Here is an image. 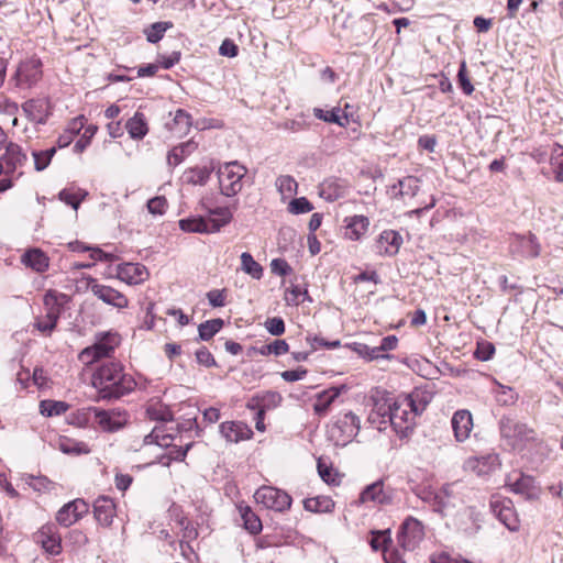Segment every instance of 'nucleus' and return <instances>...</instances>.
<instances>
[{
  "mask_svg": "<svg viewBox=\"0 0 563 563\" xmlns=\"http://www.w3.org/2000/svg\"><path fill=\"white\" fill-rule=\"evenodd\" d=\"M500 433L505 444L512 450L523 451L527 446V426L514 418L505 417L500 421Z\"/></svg>",
  "mask_w": 563,
  "mask_h": 563,
  "instance_id": "obj_6",
  "label": "nucleus"
},
{
  "mask_svg": "<svg viewBox=\"0 0 563 563\" xmlns=\"http://www.w3.org/2000/svg\"><path fill=\"white\" fill-rule=\"evenodd\" d=\"M454 438L457 442H464L470 438L473 430V417L466 409L454 412L451 419Z\"/></svg>",
  "mask_w": 563,
  "mask_h": 563,
  "instance_id": "obj_14",
  "label": "nucleus"
},
{
  "mask_svg": "<svg viewBox=\"0 0 563 563\" xmlns=\"http://www.w3.org/2000/svg\"><path fill=\"white\" fill-rule=\"evenodd\" d=\"M402 398L410 402V408L412 412H415L416 417L424 411L430 401V397L421 390H413L411 394Z\"/></svg>",
  "mask_w": 563,
  "mask_h": 563,
  "instance_id": "obj_36",
  "label": "nucleus"
},
{
  "mask_svg": "<svg viewBox=\"0 0 563 563\" xmlns=\"http://www.w3.org/2000/svg\"><path fill=\"white\" fill-rule=\"evenodd\" d=\"M129 135L134 140H142L148 132L145 115L142 112H135L125 123Z\"/></svg>",
  "mask_w": 563,
  "mask_h": 563,
  "instance_id": "obj_30",
  "label": "nucleus"
},
{
  "mask_svg": "<svg viewBox=\"0 0 563 563\" xmlns=\"http://www.w3.org/2000/svg\"><path fill=\"white\" fill-rule=\"evenodd\" d=\"M395 397L386 393L378 394L373 398V409L368 419L372 423H377L378 430L387 428L393 407L395 406Z\"/></svg>",
  "mask_w": 563,
  "mask_h": 563,
  "instance_id": "obj_10",
  "label": "nucleus"
},
{
  "mask_svg": "<svg viewBox=\"0 0 563 563\" xmlns=\"http://www.w3.org/2000/svg\"><path fill=\"white\" fill-rule=\"evenodd\" d=\"M148 276L147 268L140 263H124L117 268V277L128 285L142 284Z\"/></svg>",
  "mask_w": 563,
  "mask_h": 563,
  "instance_id": "obj_13",
  "label": "nucleus"
},
{
  "mask_svg": "<svg viewBox=\"0 0 563 563\" xmlns=\"http://www.w3.org/2000/svg\"><path fill=\"white\" fill-rule=\"evenodd\" d=\"M254 498L257 504L276 511H285L291 505V497L286 492L272 486L260 487L255 492Z\"/></svg>",
  "mask_w": 563,
  "mask_h": 563,
  "instance_id": "obj_7",
  "label": "nucleus"
},
{
  "mask_svg": "<svg viewBox=\"0 0 563 563\" xmlns=\"http://www.w3.org/2000/svg\"><path fill=\"white\" fill-rule=\"evenodd\" d=\"M241 269L254 279H261L263 276V267L249 252L241 254Z\"/></svg>",
  "mask_w": 563,
  "mask_h": 563,
  "instance_id": "obj_37",
  "label": "nucleus"
},
{
  "mask_svg": "<svg viewBox=\"0 0 563 563\" xmlns=\"http://www.w3.org/2000/svg\"><path fill=\"white\" fill-rule=\"evenodd\" d=\"M345 236L352 241L360 240L368 230L369 220L367 217L356 214L344 219Z\"/></svg>",
  "mask_w": 563,
  "mask_h": 563,
  "instance_id": "obj_26",
  "label": "nucleus"
},
{
  "mask_svg": "<svg viewBox=\"0 0 563 563\" xmlns=\"http://www.w3.org/2000/svg\"><path fill=\"white\" fill-rule=\"evenodd\" d=\"M415 419L416 416L410 408V402L404 400L402 397L396 398L388 421L394 431L400 437H407L415 426Z\"/></svg>",
  "mask_w": 563,
  "mask_h": 563,
  "instance_id": "obj_5",
  "label": "nucleus"
},
{
  "mask_svg": "<svg viewBox=\"0 0 563 563\" xmlns=\"http://www.w3.org/2000/svg\"><path fill=\"white\" fill-rule=\"evenodd\" d=\"M303 507L307 511L325 514L334 509V501L328 496H316L306 498L303 500Z\"/></svg>",
  "mask_w": 563,
  "mask_h": 563,
  "instance_id": "obj_33",
  "label": "nucleus"
},
{
  "mask_svg": "<svg viewBox=\"0 0 563 563\" xmlns=\"http://www.w3.org/2000/svg\"><path fill=\"white\" fill-rule=\"evenodd\" d=\"M221 435L231 443L249 440L253 431L243 422L225 421L220 424Z\"/></svg>",
  "mask_w": 563,
  "mask_h": 563,
  "instance_id": "obj_18",
  "label": "nucleus"
},
{
  "mask_svg": "<svg viewBox=\"0 0 563 563\" xmlns=\"http://www.w3.org/2000/svg\"><path fill=\"white\" fill-rule=\"evenodd\" d=\"M244 528L252 534H257L262 531L263 526L258 516L249 507H239Z\"/></svg>",
  "mask_w": 563,
  "mask_h": 563,
  "instance_id": "obj_35",
  "label": "nucleus"
},
{
  "mask_svg": "<svg viewBox=\"0 0 563 563\" xmlns=\"http://www.w3.org/2000/svg\"><path fill=\"white\" fill-rule=\"evenodd\" d=\"M86 196H87V192L81 189H77V190L63 189L58 194V198L62 201H64L66 205L71 206L74 210H78L80 202L85 199Z\"/></svg>",
  "mask_w": 563,
  "mask_h": 563,
  "instance_id": "obj_44",
  "label": "nucleus"
},
{
  "mask_svg": "<svg viewBox=\"0 0 563 563\" xmlns=\"http://www.w3.org/2000/svg\"><path fill=\"white\" fill-rule=\"evenodd\" d=\"M360 427L358 417L349 411L336 420L332 430H339L343 435V441L345 442L357 435Z\"/></svg>",
  "mask_w": 563,
  "mask_h": 563,
  "instance_id": "obj_25",
  "label": "nucleus"
},
{
  "mask_svg": "<svg viewBox=\"0 0 563 563\" xmlns=\"http://www.w3.org/2000/svg\"><path fill=\"white\" fill-rule=\"evenodd\" d=\"M402 236L395 230L383 231L377 239V250L380 254L394 256L399 252Z\"/></svg>",
  "mask_w": 563,
  "mask_h": 563,
  "instance_id": "obj_19",
  "label": "nucleus"
},
{
  "mask_svg": "<svg viewBox=\"0 0 563 563\" xmlns=\"http://www.w3.org/2000/svg\"><path fill=\"white\" fill-rule=\"evenodd\" d=\"M223 327L222 319L208 320L199 325V336L203 341L210 340L216 333H218Z\"/></svg>",
  "mask_w": 563,
  "mask_h": 563,
  "instance_id": "obj_49",
  "label": "nucleus"
},
{
  "mask_svg": "<svg viewBox=\"0 0 563 563\" xmlns=\"http://www.w3.org/2000/svg\"><path fill=\"white\" fill-rule=\"evenodd\" d=\"M66 299V295L56 294L55 291H47L44 296V307L46 314L37 318L34 322V327L42 333L51 334L56 328L57 321L62 312L63 301Z\"/></svg>",
  "mask_w": 563,
  "mask_h": 563,
  "instance_id": "obj_4",
  "label": "nucleus"
},
{
  "mask_svg": "<svg viewBox=\"0 0 563 563\" xmlns=\"http://www.w3.org/2000/svg\"><path fill=\"white\" fill-rule=\"evenodd\" d=\"M209 218H187L179 221V227L185 232L212 233L218 232L232 219V212L228 207L207 208Z\"/></svg>",
  "mask_w": 563,
  "mask_h": 563,
  "instance_id": "obj_2",
  "label": "nucleus"
},
{
  "mask_svg": "<svg viewBox=\"0 0 563 563\" xmlns=\"http://www.w3.org/2000/svg\"><path fill=\"white\" fill-rule=\"evenodd\" d=\"M352 350L367 361H373L377 358H389V355L387 354H379L376 346H369L364 343H353Z\"/></svg>",
  "mask_w": 563,
  "mask_h": 563,
  "instance_id": "obj_48",
  "label": "nucleus"
},
{
  "mask_svg": "<svg viewBox=\"0 0 563 563\" xmlns=\"http://www.w3.org/2000/svg\"><path fill=\"white\" fill-rule=\"evenodd\" d=\"M312 209H313V206L305 197L292 199L288 205V211L292 214H301V213L310 212Z\"/></svg>",
  "mask_w": 563,
  "mask_h": 563,
  "instance_id": "obj_57",
  "label": "nucleus"
},
{
  "mask_svg": "<svg viewBox=\"0 0 563 563\" xmlns=\"http://www.w3.org/2000/svg\"><path fill=\"white\" fill-rule=\"evenodd\" d=\"M457 79L463 92L467 96L472 95V92L474 91V87L471 84V80L467 76L465 62H462L460 66Z\"/></svg>",
  "mask_w": 563,
  "mask_h": 563,
  "instance_id": "obj_59",
  "label": "nucleus"
},
{
  "mask_svg": "<svg viewBox=\"0 0 563 563\" xmlns=\"http://www.w3.org/2000/svg\"><path fill=\"white\" fill-rule=\"evenodd\" d=\"M36 543L51 555H58L62 552V537L54 525H44L35 534Z\"/></svg>",
  "mask_w": 563,
  "mask_h": 563,
  "instance_id": "obj_12",
  "label": "nucleus"
},
{
  "mask_svg": "<svg viewBox=\"0 0 563 563\" xmlns=\"http://www.w3.org/2000/svg\"><path fill=\"white\" fill-rule=\"evenodd\" d=\"M347 188L345 180L329 178L320 185V196L328 201H335L346 195Z\"/></svg>",
  "mask_w": 563,
  "mask_h": 563,
  "instance_id": "obj_24",
  "label": "nucleus"
},
{
  "mask_svg": "<svg viewBox=\"0 0 563 563\" xmlns=\"http://www.w3.org/2000/svg\"><path fill=\"white\" fill-rule=\"evenodd\" d=\"M211 168L203 167H194L189 168L185 172L184 177L188 184L192 185H205L211 175Z\"/></svg>",
  "mask_w": 563,
  "mask_h": 563,
  "instance_id": "obj_38",
  "label": "nucleus"
},
{
  "mask_svg": "<svg viewBox=\"0 0 563 563\" xmlns=\"http://www.w3.org/2000/svg\"><path fill=\"white\" fill-rule=\"evenodd\" d=\"M119 344L120 336L118 333L106 332L97 335V340L92 346L101 358H103L110 356Z\"/></svg>",
  "mask_w": 563,
  "mask_h": 563,
  "instance_id": "obj_28",
  "label": "nucleus"
},
{
  "mask_svg": "<svg viewBox=\"0 0 563 563\" xmlns=\"http://www.w3.org/2000/svg\"><path fill=\"white\" fill-rule=\"evenodd\" d=\"M78 358L82 364L90 365V364L99 361L101 358V356L98 354V352H96V349H93V346L91 345V346L84 349L79 353Z\"/></svg>",
  "mask_w": 563,
  "mask_h": 563,
  "instance_id": "obj_62",
  "label": "nucleus"
},
{
  "mask_svg": "<svg viewBox=\"0 0 563 563\" xmlns=\"http://www.w3.org/2000/svg\"><path fill=\"white\" fill-rule=\"evenodd\" d=\"M48 102L44 99H31L23 103L22 110L34 123L43 124L48 117Z\"/></svg>",
  "mask_w": 563,
  "mask_h": 563,
  "instance_id": "obj_21",
  "label": "nucleus"
},
{
  "mask_svg": "<svg viewBox=\"0 0 563 563\" xmlns=\"http://www.w3.org/2000/svg\"><path fill=\"white\" fill-rule=\"evenodd\" d=\"M173 438L170 434L164 433L161 427H154L152 432L144 437V444H157L161 448H169Z\"/></svg>",
  "mask_w": 563,
  "mask_h": 563,
  "instance_id": "obj_41",
  "label": "nucleus"
},
{
  "mask_svg": "<svg viewBox=\"0 0 563 563\" xmlns=\"http://www.w3.org/2000/svg\"><path fill=\"white\" fill-rule=\"evenodd\" d=\"M147 415L151 419L168 421L172 419V413L167 409H163L161 406L152 405L147 408Z\"/></svg>",
  "mask_w": 563,
  "mask_h": 563,
  "instance_id": "obj_63",
  "label": "nucleus"
},
{
  "mask_svg": "<svg viewBox=\"0 0 563 563\" xmlns=\"http://www.w3.org/2000/svg\"><path fill=\"white\" fill-rule=\"evenodd\" d=\"M59 450L66 454H88L89 446L85 442H79L70 439H63L59 441Z\"/></svg>",
  "mask_w": 563,
  "mask_h": 563,
  "instance_id": "obj_45",
  "label": "nucleus"
},
{
  "mask_svg": "<svg viewBox=\"0 0 563 563\" xmlns=\"http://www.w3.org/2000/svg\"><path fill=\"white\" fill-rule=\"evenodd\" d=\"M87 280L89 290L102 302L118 309H124L129 306V299L119 290L99 284L93 277H88Z\"/></svg>",
  "mask_w": 563,
  "mask_h": 563,
  "instance_id": "obj_9",
  "label": "nucleus"
},
{
  "mask_svg": "<svg viewBox=\"0 0 563 563\" xmlns=\"http://www.w3.org/2000/svg\"><path fill=\"white\" fill-rule=\"evenodd\" d=\"M398 186V194L402 197H413L419 191V180L413 176H408L399 180Z\"/></svg>",
  "mask_w": 563,
  "mask_h": 563,
  "instance_id": "obj_54",
  "label": "nucleus"
},
{
  "mask_svg": "<svg viewBox=\"0 0 563 563\" xmlns=\"http://www.w3.org/2000/svg\"><path fill=\"white\" fill-rule=\"evenodd\" d=\"M318 473L323 482L331 485H339L340 478L339 474L327 464L322 463L321 461L318 462Z\"/></svg>",
  "mask_w": 563,
  "mask_h": 563,
  "instance_id": "obj_56",
  "label": "nucleus"
},
{
  "mask_svg": "<svg viewBox=\"0 0 563 563\" xmlns=\"http://www.w3.org/2000/svg\"><path fill=\"white\" fill-rule=\"evenodd\" d=\"M82 128V123L79 119L74 120L71 123V128L66 130L63 134L59 135L57 140V144L59 147H66L68 146L73 140L74 136L80 131Z\"/></svg>",
  "mask_w": 563,
  "mask_h": 563,
  "instance_id": "obj_55",
  "label": "nucleus"
},
{
  "mask_svg": "<svg viewBox=\"0 0 563 563\" xmlns=\"http://www.w3.org/2000/svg\"><path fill=\"white\" fill-rule=\"evenodd\" d=\"M22 263L38 273H43L48 268V257L38 249L25 252L22 255Z\"/></svg>",
  "mask_w": 563,
  "mask_h": 563,
  "instance_id": "obj_31",
  "label": "nucleus"
},
{
  "mask_svg": "<svg viewBox=\"0 0 563 563\" xmlns=\"http://www.w3.org/2000/svg\"><path fill=\"white\" fill-rule=\"evenodd\" d=\"M68 404L56 400H43L40 405L41 413L47 417L63 415L68 410Z\"/></svg>",
  "mask_w": 563,
  "mask_h": 563,
  "instance_id": "obj_42",
  "label": "nucleus"
},
{
  "mask_svg": "<svg viewBox=\"0 0 563 563\" xmlns=\"http://www.w3.org/2000/svg\"><path fill=\"white\" fill-rule=\"evenodd\" d=\"M41 62L38 59H27L21 63L15 73L18 86H32L41 78Z\"/></svg>",
  "mask_w": 563,
  "mask_h": 563,
  "instance_id": "obj_15",
  "label": "nucleus"
},
{
  "mask_svg": "<svg viewBox=\"0 0 563 563\" xmlns=\"http://www.w3.org/2000/svg\"><path fill=\"white\" fill-rule=\"evenodd\" d=\"M276 187L284 198H289L297 194L298 184L291 176L283 175L276 179Z\"/></svg>",
  "mask_w": 563,
  "mask_h": 563,
  "instance_id": "obj_46",
  "label": "nucleus"
},
{
  "mask_svg": "<svg viewBox=\"0 0 563 563\" xmlns=\"http://www.w3.org/2000/svg\"><path fill=\"white\" fill-rule=\"evenodd\" d=\"M416 494L423 503L428 504L434 512L442 516L445 515L451 506V503L444 500L443 496H441L440 489L434 490L431 487H422L418 489Z\"/></svg>",
  "mask_w": 563,
  "mask_h": 563,
  "instance_id": "obj_20",
  "label": "nucleus"
},
{
  "mask_svg": "<svg viewBox=\"0 0 563 563\" xmlns=\"http://www.w3.org/2000/svg\"><path fill=\"white\" fill-rule=\"evenodd\" d=\"M387 541H389L387 531L375 532L372 537L371 545L375 551L383 550L385 552Z\"/></svg>",
  "mask_w": 563,
  "mask_h": 563,
  "instance_id": "obj_64",
  "label": "nucleus"
},
{
  "mask_svg": "<svg viewBox=\"0 0 563 563\" xmlns=\"http://www.w3.org/2000/svg\"><path fill=\"white\" fill-rule=\"evenodd\" d=\"M412 552L399 545V548L385 549L384 559L386 563H408Z\"/></svg>",
  "mask_w": 563,
  "mask_h": 563,
  "instance_id": "obj_52",
  "label": "nucleus"
},
{
  "mask_svg": "<svg viewBox=\"0 0 563 563\" xmlns=\"http://www.w3.org/2000/svg\"><path fill=\"white\" fill-rule=\"evenodd\" d=\"M170 27H173L172 22H155L145 30L146 40L150 43H157Z\"/></svg>",
  "mask_w": 563,
  "mask_h": 563,
  "instance_id": "obj_47",
  "label": "nucleus"
},
{
  "mask_svg": "<svg viewBox=\"0 0 563 563\" xmlns=\"http://www.w3.org/2000/svg\"><path fill=\"white\" fill-rule=\"evenodd\" d=\"M91 384L101 399H118L131 393L136 383L134 378L123 372L120 363L109 362L102 364L92 375Z\"/></svg>",
  "mask_w": 563,
  "mask_h": 563,
  "instance_id": "obj_1",
  "label": "nucleus"
},
{
  "mask_svg": "<svg viewBox=\"0 0 563 563\" xmlns=\"http://www.w3.org/2000/svg\"><path fill=\"white\" fill-rule=\"evenodd\" d=\"M313 114L316 118L324 121V122H329V123H335L340 126H344L345 125V122H343V119L346 120V117H341L340 115V109L339 108H335L331 111H323L322 109L320 108H314L313 109Z\"/></svg>",
  "mask_w": 563,
  "mask_h": 563,
  "instance_id": "obj_51",
  "label": "nucleus"
},
{
  "mask_svg": "<svg viewBox=\"0 0 563 563\" xmlns=\"http://www.w3.org/2000/svg\"><path fill=\"white\" fill-rule=\"evenodd\" d=\"M190 446H191V443L186 444L185 448H181V446L175 448L174 450H172L169 452L167 460L165 461V456H162V459L159 460V463L163 465H168L170 460L183 461L185 459L188 450L190 449Z\"/></svg>",
  "mask_w": 563,
  "mask_h": 563,
  "instance_id": "obj_61",
  "label": "nucleus"
},
{
  "mask_svg": "<svg viewBox=\"0 0 563 563\" xmlns=\"http://www.w3.org/2000/svg\"><path fill=\"white\" fill-rule=\"evenodd\" d=\"M89 511V505L81 498L64 505L56 514V521L67 528L80 520Z\"/></svg>",
  "mask_w": 563,
  "mask_h": 563,
  "instance_id": "obj_11",
  "label": "nucleus"
},
{
  "mask_svg": "<svg viewBox=\"0 0 563 563\" xmlns=\"http://www.w3.org/2000/svg\"><path fill=\"white\" fill-rule=\"evenodd\" d=\"M375 503V504H388L390 498L384 492V484L382 481H377L371 485H367L360 495L358 503Z\"/></svg>",
  "mask_w": 563,
  "mask_h": 563,
  "instance_id": "obj_27",
  "label": "nucleus"
},
{
  "mask_svg": "<svg viewBox=\"0 0 563 563\" xmlns=\"http://www.w3.org/2000/svg\"><path fill=\"white\" fill-rule=\"evenodd\" d=\"M507 485L517 494H528V477L520 471H514L508 475Z\"/></svg>",
  "mask_w": 563,
  "mask_h": 563,
  "instance_id": "obj_40",
  "label": "nucleus"
},
{
  "mask_svg": "<svg viewBox=\"0 0 563 563\" xmlns=\"http://www.w3.org/2000/svg\"><path fill=\"white\" fill-rule=\"evenodd\" d=\"M550 163L558 183L563 184V146L556 144L552 151Z\"/></svg>",
  "mask_w": 563,
  "mask_h": 563,
  "instance_id": "obj_43",
  "label": "nucleus"
},
{
  "mask_svg": "<svg viewBox=\"0 0 563 563\" xmlns=\"http://www.w3.org/2000/svg\"><path fill=\"white\" fill-rule=\"evenodd\" d=\"M198 144L192 140L181 143L169 151L167 155V163L169 166L179 165L188 155L194 153Z\"/></svg>",
  "mask_w": 563,
  "mask_h": 563,
  "instance_id": "obj_32",
  "label": "nucleus"
},
{
  "mask_svg": "<svg viewBox=\"0 0 563 563\" xmlns=\"http://www.w3.org/2000/svg\"><path fill=\"white\" fill-rule=\"evenodd\" d=\"M497 465V457L495 455L471 456L465 460L463 468L466 472L473 473L477 476H484L492 473Z\"/></svg>",
  "mask_w": 563,
  "mask_h": 563,
  "instance_id": "obj_17",
  "label": "nucleus"
},
{
  "mask_svg": "<svg viewBox=\"0 0 563 563\" xmlns=\"http://www.w3.org/2000/svg\"><path fill=\"white\" fill-rule=\"evenodd\" d=\"M265 328L272 335H282L285 332V322L279 317L268 318Z\"/></svg>",
  "mask_w": 563,
  "mask_h": 563,
  "instance_id": "obj_60",
  "label": "nucleus"
},
{
  "mask_svg": "<svg viewBox=\"0 0 563 563\" xmlns=\"http://www.w3.org/2000/svg\"><path fill=\"white\" fill-rule=\"evenodd\" d=\"M148 212L152 214H164L167 209V200L165 197L157 196L148 200Z\"/></svg>",
  "mask_w": 563,
  "mask_h": 563,
  "instance_id": "obj_58",
  "label": "nucleus"
},
{
  "mask_svg": "<svg viewBox=\"0 0 563 563\" xmlns=\"http://www.w3.org/2000/svg\"><path fill=\"white\" fill-rule=\"evenodd\" d=\"M90 410L95 413V420L102 430L115 431L121 427L119 422L112 419L109 411L99 408H91Z\"/></svg>",
  "mask_w": 563,
  "mask_h": 563,
  "instance_id": "obj_39",
  "label": "nucleus"
},
{
  "mask_svg": "<svg viewBox=\"0 0 563 563\" xmlns=\"http://www.w3.org/2000/svg\"><path fill=\"white\" fill-rule=\"evenodd\" d=\"M289 346L285 340H275L272 343L264 344L258 349L261 355L274 354L276 356L286 354Z\"/></svg>",
  "mask_w": 563,
  "mask_h": 563,
  "instance_id": "obj_53",
  "label": "nucleus"
},
{
  "mask_svg": "<svg viewBox=\"0 0 563 563\" xmlns=\"http://www.w3.org/2000/svg\"><path fill=\"white\" fill-rule=\"evenodd\" d=\"M493 514L510 531H517L519 528L518 516L511 507L510 500H495L490 503Z\"/></svg>",
  "mask_w": 563,
  "mask_h": 563,
  "instance_id": "obj_16",
  "label": "nucleus"
},
{
  "mask_svg": "<svg viewBox=\"0 0 563 563\" xmlns=\"http://www.w3.org/2000/svg\"><path fill=\"white\" fill-rule=\"evenodd\" d=\"M56 153L55 147H51L44 151H33L32 156L34 158V167L37 172L44 170L51 163L53 156Z\"/></svg>",
  "mask_w": 563,
  "mask_h": 563,
  "instance_id": "obj_50",
  "label": "nucleus"
},
{
  "mask_svg": "<svg viewBox=\"0 0 563 563\" xmlns=\"http://www.w3.org/2000/svg\"><path fill=\"white\" fill-rule=\"evenodd\" d=\"M26 161V155L22 153L18 144L10 143L5 147V153L1 156L2 172L5 174L13 173L18 166H21Z\"/></svg>",
  "mask_w": 563,
  "mask_h": 563,
  "instance_id": "obj_22",
  "label": "nucleus"
},
{
  "mask_svg": "<svg viewBox=\"0 0 563 563\" xmlns=\"http://www.w3.org/2000/svg\"><path fill=\"white\" fill-rule=\"evenodd\" d=\"M246 168L239 162H229L219 167L218 177L221 192L227 197L235 196L242 190V179Z\"/></svg>",
  "mask_w": 563,
  "mask_h": 563,
  "instance_id": "obj_3",
  "label": "nucleus"
},
{
  "mask_svg": "<svg viewBox=\"0 0 563 563\" xmlns=\"http://www.w3.org/2000/svg\"><path fill=\"white\" fill-rule=\"evenodd\" d=\"M424 529L422 523L413 518H407L400 528L397 537L398 545L405 550L415 551L419 543L423 540Z\"/></svg>",
  "mask_w": 563,
  "mask_h": 563,
  "instance_id": "obj_8",
  "label": "nucleus"
},
{
  "mask_svg": "<svg viewBox=\"0 0 563 563\" xmlns=\"http://www.w3.org/2000/svg\"><path fill=\"white\" fill-rule=\"evenodd\" d=\"M341 388L332 387L327 390L319 393L316 396V401L313 404V411L318 416H325L334 402V400L340 396Z\"/></svg>",
  "mask_w": 563,
  "mask_h": 563,
  "instance_id": "obj_29",
  "label": "nucleus"
},
{
  "mask_svg": "<svg viewBox=\"0 0 563 563\" xmlns=\"http://www.w3.org/2000/svg\"><path fill=\"white\" fill-rule=\"evenodd\" d=\"M93 514L96 520L100 525L104 527L110 526L115 515V505L113 500L106 496L97 498L93 504Z\"/></svg>",
  "mask_w": 563,
  "mask_h": 563,
  "instance_id": "obj_23",
  "label": "nucleus"
},
{
  "mask_svg": "<svg viewBox=\"0 0 563 563\" xmlns=\"http://www.w3.org/2000/svg\"><path fill=\"white\" fill-rule=\"evenodd\" d=\"M168 126L177 136L186 135L191 126V117L185 110L178 109L175 112L173 122Z\"/></svg>",
  "mask_w": 563,
  "mask_h": 563,
  "instance_id": "obj_34",
  "label": "nucleus"
}]
</instances>
